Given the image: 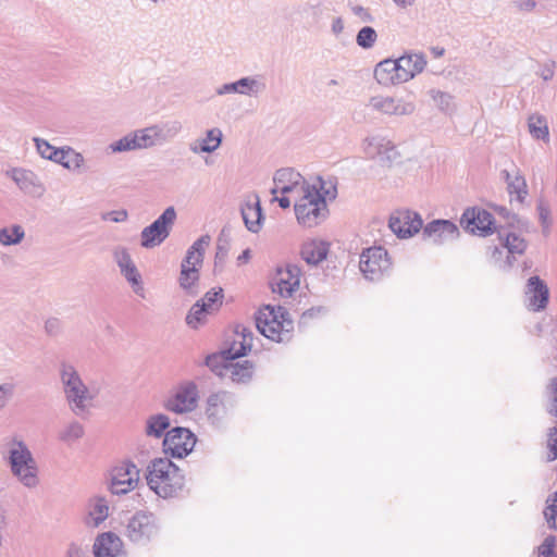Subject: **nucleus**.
<instances>
[{
    "label": "nucleus",
    "mask_w": 557,
    "mask_h": 557,
    "mask_svg": "<svg viewBox=\"0 0 557 557\" xmlns=\"http://www.w3.org/2000/svg\"><path fill=\"white\" fill-rule=\"evenodd\" d=\"M59 376L64 397L71 410L75 414L87 410L98 394L97 389L88 387L76 367L69 361L60 362Z\"/></svg>",
    "instance_id": "3"
},
{
    "label": "nucleus",
    "mask_w": 557,
    "mask_h": 557,
    "mask_svg": "<svg viewBox=\"0 0 557 557\" xmlns=\"http://www.w3.org/2000/svg\"><path fill=\"white\" fill-rule=\"evenodd\" d=\"M507 190L511 197L515 196L518 202H523L528 195V186L524 177L521 175L520 171L515 168V177L507 185Z\"/></svg>",
    "instance_id": "41"
},
{
    "label": "nucleus",
    "mask_w": 557,
    "mask_h": 557,
    "mask_svg": "<svg viewBox=\"0 0 557 557\" xmlns=\"http://www.w3.org/2000/svg\"><path fill=\"white\" fill-rule=\"evenodd\" d=\"M196 436L186 428H173L168 431L163 440V448L174 458H183L194 449Z\"/></svg>",
    "instance_id": "14"
},
{
    "label": "nucleus",
    "mask_w": 557,
    "mask_h": 557,
    "mask_svg": "<svg viewBox=\"0 0 557 557\" xmlns=\"http://www.w3.org/2000/svg\"><path fill=\"white\" fill-rule=\"evenodd\" d=\"M508 225L509 228L500 227L497 231L499 245L515 257L522 256L528 248V242L521 233H529L531 224L527 219L512 214Z\"/></svg>",
    "instance_id": "8"
},
{
    "label": "nucleus",
    "mask_w": 557,
    "mask_h": 557,
    "mask_svg": "<svg viewBox=\"0 0 557 557\" xmlns=\"http://www.w3.org/2000/svg\"><path fill=\"white\" fill-rule=\"evenodd\" d=\"M524 304L529 311L541 312L547 308L549 289L547 284L537 275L531 276L524 288Z\"/></svg>",
    "instance_id": "18"
},
{
    "label": "nucleus",
    "mask_w": 557,
    "mask_h": 557,
    "mask_svg": "<svg viewBox=\"0 0 557 557\" xmlns=\"http://www.w3.org/2000/svg\"><path fill=\"white\" fill-rule=\"evenodd\" d=\"M253 375L252 362L245 360L243 362H228L223 366V370L219 371V376L230 377L232 382L237 384H246L251 381Z\"/></svg>",
    "instance_id": "29"
},
{
    "label": "nucleus",
    "mask_w": 557,
    "mask_h": 557,
    "mask_svg": "<svg viewBox=\"0 0 557 557\" xmlns=\"http://www.w3.org/2000/svg\"><path fill=\"white\" fill-rule=\"evenodd\" d=\"M248 350H250L249 342L235 336L231 346L223 350L222 354L225 360L233 361L234 359L245 356Z\"/></svg>",
    "instance_id": "42"
},
{
    "label": "nucleus",
    "mask_w": 557,
    "mask_h": 557,
    "mask_svg": "<svg viewBox=\"0 0 557 557\" xmlns=\"http://www.w3.org/2000/svg\"><path fill=\"white\" fill-rule=\"evenodd\" d=\"M529 132L535 139L547 141L549 139V131L546 119L543 115L533 114L528 120Z\"/></svg>",
    "instance_id": "39"
},
{
    "label": "nucleus",
    "mask_w": 557,
    "mask_h": 557,
    "mask_svg": "<svg viewBox=\"0 0 557 557\" xmlns=\"http://www.w3.org/2000/svg\"><path fill=\"white\" fill-rule=\"evenodd\" d=\"M221 298H222V288H219L218 290L212 289V290L206 293V295L201 299H199L197 302H202L207 309L212 311L214 309V307L218 306V302L220 301Z\"/></svg>",
    "instance_id": "51"
},
{
    "label": "nucleus",
    "mask_w": 557,
    "mask_h": 557,
    "mask_svg": "<svg viewBox=\"0 0 557 557\" xmlns=\"http://www.w3.org/2000/svg\"><path fill=\"white\" fill-rule=\"evenodd\" d=\"M300 284V269L296 264L278 268L271 282L273 293L281 297H292Z\"/></svg>",
    "instance_id": "17"
},
{
    "label": "nucleus",
    "mask_w": 557,
    "mask_h": 557,
    "mask_svg": "<svg viewBox=\"0 0 557 557\" xmlns=\"http://www.w3.org/2000/svg\"><path fill=\"white\" fill-rule=\"evenodd\" d=\"M127 211L126 210H114L104 212L101 214V219L103 221H111L115 223H121L127 220Z\"/></svg>",
    "instance_id": "56"
},
{
    "label": "nucleus",
    "mask_w": 557,
    "mask_h": 557,
    "mask_svg": "<svg viewBox=\"0 0 557 557\" xmlns=\"http://www.w3.org/2000/svg\"><path fill=\"white\" fill-rule=\"evenodd\" d=\"M45 327H46V331L49 333V334H54L57 333L58 329H59V320L58 319H49L46 321V324H45Z\"/></svg>",
    "instance_id": "63"
},
{
    "label": "nucleus",
    "mask_w": 557,
    "mask_h": 557,
    "mask_svg": "<svg viewBox=\"0 0 557 557\" xmlns=\"http://www.w3.org/2000/svg\"><path fill=\"white\" fill-rule=\"evenodd\" d=\"M235 336L239 339H247L249 342V349L252 347V332L250 329L246 326H237L235 331Z\"/></svg>",
    "instance_id": "60"
},
{
    "label": "nucleus",
    "mask_w": 557,
    "mask_h": 557,
    "mask_svg": "<svg viewBox=\"0 0 557 557\" xmlns=\"http://www.w3.org/2000/svg\"><path fill=\"white\" fill-rule=\"evenodd\" d=\"M221 361H226L222 352L221 355H211L206 358V364L218 375L219 371H222L224 366L220 364Z\"/></svg>",
    "instance_id": "57"
},
{
    "label": "nucleus",
    "mask_w": 557,
    "mask_h": 557,
    "mask_svg": "<svg viewBox=\"0 0 557 557\" xmlns=\"http://www.w3.org/2000/svg\"><path fill=\"white\" fill-rule=\"evenodd\" d=\"M83 435L84 426L77 421H72L61 430L59 437L65 443H73L79 440Z\"/></svg>",
    "instance_id": "45"
},
{
    "label": "nucleus",
    "mask_w": 557,
    "mask_h": 557,
    "mask_svg": "<svg viewBox=\"0 0 557 557\" xmlns=\"http://www.w3.org/2000/svg\"><path fill=\"white\" fill-rule=\"evenodd\" d=\"M199 392L197 385L191 382L181 383L165 401V408L174 413H187L197 408Z\"/></svg>",
    "instance_id": "12"
},
{
    "label": "nucleus",
    "mask_w": 557,
    "mask_h": 557,
    "mask_svg": "<svg viewBox=\"0 0 557 557\" xmlns=\"http://www.w3.org/2000/svg\"><path fill=\"white\" fill-rule=\"evenodd\" d=\"M112 255L122 276L131 285L133 292L137 296L144 298L145 288L143 286L141 275L134 263L128 249L123 246H119L114 248Z\"/></svg>",
    "instance_id": "15"
},
{
    "label": "nucleus",
    "mask_w": 557,
    "mask_h": 557,
    "mask_svg": "<svg viewBox=\"0 0 557 557\" xmlns=\"http://www.w3.org/2000/svg\"><path fill=\"white\" fill-rule=\"evenodd\" d=\"M374 77L379 84L385 86L405 83V81L400 78V69L397 59L381 61L374 69Z\"/></svg>",
    "instance_id": "30"
},
{
    "label": "nucleus",
    "mask_w": 557,
    "mask_h": 557,
    "mask_svg": "<svg viewBox=\"0 0 557 557\" xmlns=\"http://www.w3.org/2000/svg\"><path fill=\"white\" fill-rule=\"evenodd\" d=\"M149 488L162 498L175 496L184 486V475L169 458H156L147 467Z\"/></svg>",
    "instance_id": "4"
},
{
    "label": "nucleus",
    "mask_w": 557,
    "mask_h": 557,
    "mask_svg": "<svg viewBox=\"0 0 557 557\" xmlns=\"http://www.w3.org/2000/svg\"><path fill=\"white\" fill-rule=\"evenodd\" d=\"M109 502L103 496H95L88 500L85 524L98 528L109 517Z\"/></svg>",
    "instance_id": "28"
},
{
    "label": "nucleus",
    "mask_w": 557,
    "mask_h": 557,
    "mask_svg": "<svg viewBox=\"0 0 557 557\" xmlns=\"http://www.w3.org/2000/svg\"><path fill=\"white\" fill-rule=\"evenodd\" d=\"M424 239L441 245L459 236L458 226L449 220H434L422 228Z\"/></svg>",
    "instance_id": "23"
},
{
    "label": "nucleus",
    "mask_w": 557,
    "mask_h": 557,
    "mask_svg": "<svg viewBox=\"0 0 557 557\" xmlns=\"http://www.w3.org/2000/svg\"><path fill=\"white\" fill-rule=\"evenodd\" d=\"M543 515L548 528L557 530V491L547 497Z\"/></svg>",
    "instance_id": "44"
},
{
    "label": "nucleus",
    "mask_w": 557,
    "mask_h": 557,
    "mask_svg": "<svg viewBox=\"0 0 557 557\" xmlns=\"http://www.w3.org/2000/svg\"><path fill=\"white\" fill-rule=\"evenodd\" d=\"M182 129L183 125L180 121L170 120L135 129V132L140 150H144L171 141L182 133Z\"/></svg>",
    "instance_id": "7"
},
{
    "label": "nucleus",
    "mask_w": 557,
    "mask_h": 557,
    "mask_svg": "<svg viewBox=\"0 0 557 557\" xmlns=\"http://www.w3.org/2000/svg\"><path fill=\"white\" fill-rule=\"evenodd\" d=\"M70 147L66 148H58L57 151H53L52 160L53 162L61 164L64 168V163H66V160L69 159L70 153Z\"/></svg>",
    "instance_id": "59"
},
{
    "label": "nucleus",
    "mask_w": 557,
    "mask_h": 557,
    "mask_svg": "<svg viewBox=\"0 0 557 557\" xmlns=\"http://www.w3.org/2000/svg\"><path fill=\"white\" fill-rule=\"evenodd\" d=\"M555 547L556 537L554 535H547L543 543L537 547V557H557Z\"/></svg>",
    "instance_id": "49"
},
{
    "label": "nucleus",
    "mask_w": 557,
    "mask_h": 557,
    "mask_svg": "<svg viewBox=\"0 0 557 557\" xmlns=\"http://www.w3.org/2000/svg\"><path fill=\"white\" fill-rule=\"evenodd\" d=\"M210 313L211 311L202 302H196L186 315V324L196 330L207 322V317Z\"/></svg>",
    "instance_id": "40"
},
{
    "label": "nucleus",
    "mask_w": 557,
    "mask_h": 557,
    "mask_svg": "<svg viewBox=\"0 0 557 557\" xmlns=\"http://www.w3.org/2000/svg\"><path fill=\"white\" fill-rule=\"evenodd\" d=\"M139 483V469L131 461L122 462L111 472L109 491L113 495H125L135 490Z\"/></svg>",
    "instance_id": "11"
},
{
    "label": "nucleus",
    "mask_w": 557,
    "mask_h": 557,
    "mask_svg": "<svg viewBox=\"0 0 557 557\" xmlns=\"http://www.w3.org/2000/svg\"><path fill=\"white\" fill-rule=\"evenodd\" d=\"M536 211L542 226V233L547 237L550 234V227L553 224L550 208L545 201L540 200L536 206Z\"/></svg>",
    "instance_id": "46"
},
{
    "label": "nucleus",
    "mask_w": 557,
    "mask_h": 557,
    "mask_svg": "<svg viewBox=\"0 0 557 557\" xmlns=\"http://www.w3.org/2000/svg\"><path fill=\"white\" fill-rule=\"evenodd\" d=\"M351 11L362 23H371L374 20L370 11L361 5H354Z\"/></svg>",
    "instance_id": "58"
},
{
    "label": "nucleus",
    "mask_w": 557,
    "mask_h": 557,
    "mask_svg": "<svg viewBox=\"0 0 557 557\" xmlns=\"http://www.w3.org/2000/svg\"><path fill=\"white\" fill-rule=\"evenodd\" d=\"M211 243V237L206 234L200 236L193 245L187 249L185 258L182 260L181 265H187L188 268L200 269L203 262V257L207 248Z\"/></svg>",
    "instance_id": "31"
},
{
    "label": "nucleus",
    "mask_w": 557,
    "mask_h": 557,
    "mask_svg": "<svg viewBox=\"0 0 557 557\" xmlns=\"http://www.w3.org/2000/svg\"><path fill=\"white\" fill-rule=\"evenodd\" d=\"M170 426V419L164 413L151 414L145 422V434L149 437L160 438Z\"/></svg>",
    "instance_id": "35"
},
{
    "label": "nucleus",
    "mask_w": 557,
    "mask_h": 557,
    "mask_svg": "<svg viewBox=\"0 0 557 557\" xmlns=\"http://www.w3.org/2000/svg\"><path fill=\"white\" fill-rule=\"evenodd\" d=\"M400 69V78L406 82L423 72L426 66L425 55L421 52H409L397 59Z\"/></svg>",
    "instance_id": "25"
},
{
    "label": "nucleus",
    "mask_w": 557,
    "mask_h": 557,
    "mask_svg": "<svg viewBox=\"0 0 557 557\" xmlns=\"http://www.w3.org/2000/svg\"><path fill=\"white\" fill-rule=\"evenodd\" d=\"M94 553L96 557H122V541L112 532L102 533L95 541Z\"/></svg>",
    "instance_id": "27"
},
{
    "label": "nucleus",
    "mask_w": 557,
    "mask_h": 557,
    "mask_svg": "<svg viewBox=\"0 0 557 557\" xmlns=\"http://www.w3.org/2000/svg\"><path fill=\"white\" fill-rule=\"evenodd\" d=\"M490 260L497 269L506 272L509 271L515 262L516 257L508 253L502 245L490 247Z\"/></svg>",
    "instance_id": "37"
},
{
    "label": "nucleus",
    "mask_w": 557,
    "mask_h": 557,
    "mask_svg": "<svg viewBox=\"0 0 557 557\" xmlns=\"http://www.w3.org/2000/svg\"><path fill=\"white\" fill-rule=\"evenodd\" d=\"M34 140L38 153L45 159L52 160L53 151H57L58 148L51 146L47 140L41 138H35Z\"/></svg>",
    "instance_id": "53"
},
{
    "label": "nucleus",
    "mask_w": 557,
    "mask_h": 557,
    "mask_svg": "<svg viewBox=\"0 0 557 557\" xmlns=\"http://www.w3.org/2000/svg\"><path fill=\"white\" fill-rule=\"evenodd\" d=\"M391 231L398 238H410L423 227V221L419 213L408 209L394 211L388 221Z\"/></svg>",
    "instance_id": "13"
},
{
    "label": "nucleus",
    "mask_w": 557,
    "mask_h": 557,
    "mask_svg": "<svg viewBox=\"0 0 557 557\" xmlns=\"http://www.w3.org/2000/svg\"><path fill=\"white\" fill-rule=\"evenodd\" d=\"M255 202L247 201L242 206V216L248 231L258 233L261 228L262 210L259 197H255Z\"/></svg>",
    "instance_id": "32"
},
{
    "label": "nucleus",
    "mask_w": 557,
    "mask_h": 557,
    "mask_svg": "<svg viewBox=\"0 0 557 557\" xmlns=\"http://www.w3.org/2000/svg\"><path fill=\"white\" fill-rule=\"evenodd\" d=\"M10 176L17 187L27 196L41 198L46 193V187L37 174L26 169H13Z\"/></svg>",
    "instance_id": "24"
},
{
    "label": "nucleus",
    "mask_w": 557,
    "mask_h": 557,
    "mask_svg": "<svg viewBox=\"0 0 557 557\" xmlns=\"http://www.w3.org/2000/svg\"><path fill=\"white\" fill-rule=\"evenodd\" d=\"M109 149L113 153L140 150L136 132L135 131L129 132L125 136L121 137L120 139L112 141L109 145Z\"/></svg>",
    "instance_id": "38"
},
{
    "label": "nucleus",
    "mask_w": 557,
    "mask_h": 557,
    "mask_svg": "<svg viewBox=\"0 0 557 557\" xmlns=\"http://www.w3.org/2000/svg\"><path fill=\"white\" fill-rule=\"evenodd\" d=\"M70 153L69 159L66 160V163H64V168L70 171H78L81 170L85 164V158L81 152L75 151L74 149H70L67 152Z\"/></svg>",
    "instance_id": "50"
},
{
    "label": "nucleus",
    "mask_w": 557,
    "mask_h": 557,
    "mask_svg": "<svg viewBox=\"0 0 557 557\" xmlns=\"http://www.w3.org/2000/svg\"><path fill=\"white\" fill-rule=\"evenodd\" d=\"M228 248L226 243L222 244L221 238L218 240L216 252H215V264L222 263L227 257Z\"/></svg>",
    "instance_id": "61"
},
{
    "label": "nucleus",
    "mask_w": 557,
    "mask_h": 557,
    "mask_svg": "<svg viewBox=\"0 0 557 557\" xmlns=\"http://www.w3.org/2000/svg\"><path fill=\"white\" fill-rule=\"evenodd\" d=\"M15 385L11 382L0 384V410L3 409L13 397Z\"/></svg>",
    "instance_id": "52"
},
{
    "label": "nucleus",
    "mask_w": 557,
    "mask_h": 557,
    "mask_svg": "<svg viewBox=\"0 0 557 557\" xmlns=\"http://www.w3.org/2000/svg\"><path fill=\"white\" fill-rule=\"evenodd\" d=\"M239 86L238 79L235 82L224 83L215 88L216 96H227V95H239Z\"/></svg>",
    "instance_id": "54"
},
{
    "label": "nucleus",
    "mask_w": 557,
    "mask_h": 557,
    "mask_svg": "<svg viewBox=\"0 0 557 557\" xmlns=\"http://www.w3.org/2000/svg\"><path fill=\"white\" fill-rule=\"evenodd\" d=\"M223 133L219 127L207 129L205 136L189 143L188 148L195 154L212 153L222 144Z\"/></svg>",
    "instance_id": "26"
},
{
    "label": "nucleus",
    "mask_w": 557,
    "mask_h": 557,
    "mask_svg": "<svg viewBox=\"0 0 557 557\" xmlns=\"http://www.w3.org/2000/svg\"><path fill=\"white\" fill-rule=\"evenodd\" d=\"M368 107L375 112L388 116L410 115L413 113L416 106L401 97L376 95L369 99Z\"/></svg>",
    "instance_id": "16"
},
{
    "label": "nucleus",
    "mask_w": 557,
    "mask_h": 557,
    "mask_svg": "<svg viewBox=\"0 0 557 557\" xmlns=\"http://www.w3.org/2000/svg\"><path fill=\"white\" fill-rule=\"evenodd\" d=\"M239 95L258 98L265 91V82L260 76H243L238 79Z\"/></svg>",
    "instance_id": "34"
},
{
    "label": "nucleus",
    "mask_w": 557,
    "mask_h": 557,
    "mask_svg": "<svg viewBox=\"0 0 557 557\" xmlns=\"http://www.w3.org/2000/svg\"><path fill=\"white\" fill-rule=\"evenodd\" d=\"M547 392L552 399V407L548 409V412L557 417V377L550 380V383L547 386Z\"/></svg>",
    "instance_id": "55"
},
{
    "label": "nucleus",
    "mask_w": 557,
    "mask_h": 557,
    "mask_svg": "<svg viewBox=\"0 0 557 557\" xmlns=\"http://www.w3.org/2000/svg\"><path fill=\"white\" fill-rule=\"evenodd\" d=\"M256 326L267 338L285 343L292 338L294 322L288 317V312L281 306H265L259 310L256 317Z\"/></svg>",
    "instance_id": "5"
},
{
    "label": "nucleus",
    "mask_w": 557,
    "mask_h": 557,
    "mask_svg": "<svg viewBox=\"0 0 557 557\" xmlns=\"http://www.w3.org/2000/svg\"><path fill=\"white\" fill-rule=\"evenodd\" d=\"M235 396L226 391L211 394L207 399L206 414L213 424L220 423L235 407Z\"/></svg>",
    "instance_id": "21"
},
{
    "label": "nucleus",
    "mask_w": 557,
    "mask_h": 557,
    "mask_svg": "<svg viewBox=\"0 0 557 557\" xmlns=\"http://www.w3.org/2000/svg\"><path fill=\"white\" fill-rule=\"evenodd\" d=\"M160 525L156 516L148 511H137L125 525V536L134 544L147 545L159 534Z\"/></svg>",
    "instance_id": "6"
},
{
    "label": "nucleus",
    "mask_w": 557,
    "mask_h": 557,
    "mask_svg": "<svg viewBox=\"0 0 557 557\" xmlns=\"http://www.w3.org/2000/svg\"><path fill=\"white\" fill-rule=\"evenodd\" d=\"M430 96L441 111L448 113L454 110V98L451 95L432 89Z\"/></svg>",
    "instance_id": "48"
},
{
    "label": "nucleus",
    "mask_w": 557,
    "mask_h": 557,
    "mask_svg": "<svg viewBox=\"0 0 557 557\" xmlns=\"http://www.w3.org/2000/svg\"><path fill=\"white\" fill-rule=\"evenodd\" d=\"M199 270L196 268H188L187 265H181V272L178 277L180 286L188 295H196L198 293L199 282Z\"/></svg>",
    "instance_id": "36"
},
{
    "label": "nucleus",
    "mask_w": 557,
    "mask_h": 557,
    "mask_svg": "<svg viewBox=\"0 0 557 557\" xmlns=\"http://www.w3.org/2000/svg\"><path fill=\"white\" fill-rule=\"evenodd\" d=\"M329 252V245L324 242L312 240L304 244L301 248V258L311 265H317L323 261Z\"/></svg>",
    "instance_id": "33"
},
{
    "label": "nucleus",
    "mask_w": 557,
    "mask_h": 557,
    "mask_svg": "<svg viewBox=\"0 0 557 557\" xmlns=\"http://www.w3.org/2000/svg\"><path fill=\"white\" fill-rule=\"evenodd\" d=\"M273 188L271 194L290 195L293 198L299 194L300 189L309 184L300 173L293 169L285 168L275 172L273 177Z\"/></svg>",
    "instance_id": "19"
},
{
    "label": "nucleus",
    "mask_w": 557,
    "mask_h": 557,
    "mask_svg": "<svg viewBox=\"0 0 557 557\" xmlns=\"http://www.w3.org/2000/svg\"><path fill=\"white\" fill-rule=\"evenodd\" d=\"M366 156L388 163L396 159L397 151L394 144L385 136L375 134L368 136L362 144Z\"/></svg>",
    "instance_id": "20"
},
{
    "label": "nucleus",
    "mask_w": 557,
    "mask_h": 557,
    "mask_svg": "<svg viewBox=\"0 0 557 557\" xmlns=\"http://www.w3.org/2000/svg\"><path fill=\"white\" fill-rule=\"evenodd\" d=\"M275 200H277L280 207L283 209L289 208L292 202H294V199L290 195H283L281 198H275Z\"/></svg>",
    "instance_id": "64"
},
{
    "label": "nucleus",
    "mask_w": 557,
    "mask_h": 557,
    "mask_svg": "<svg viewBox=\"0 0 557 557\" xmlns=\"http://www.w3.org/2000/svg\"><path fill=\"white\" fill-rule=\"evenodd\" d=\"M174 207H168L150 225L140 233V245L146 249L160 246L170 235L176 220Z\"/></svg>",
    "instance_id": "10"
},
{
    "label": "nucleus",
    "mask_w": 557,
    "mask_h": 557,
    "mask_svg": "<svg viewBox=\"0 0 557 557\" xmlns=\"http://www.w3.org/2000/svg\"><path fill=\"white\" fill-rule=\"evenodd\" d=\"M336 188H324L319 177L314 183L302 187L293 199L296 219L304 227H314L323 223L329 216L326 197L335 198Z\"/></svg>",
    "instance_id": "1"
},
{
    "label": "nucleus",
    "mask_w": 557,
    "mask_h": 557,
    "mask_svg": "<svg viewBox=\"0 0 557 557\" xmlns=\"http://www.w3.org/2000/svg\"><path fill=\"white\" fill-rule=\"evenodd\" d=\"M391 267L388 253L383 247H369L360 255L359 269L368 281H380L389 272Z\"/></svg>",
    "instance_id": "9"
},
{
    "label": "nucleus",
    "mask_w": 557,
    "mask_h": 557,
    "mask_svg": "<svg viewBox=\"0 0 557 557\" xmlns=\"http://www.w3.org/2000/svg\"><path fill=\"white\" fill-rule=\"evenodd\" d=\"M10 472L16 481L28 490L40 484L39 466L27 444L20 437H12L5 444L3 455Z\"/></svg>",
    "instance_id": "2"
},
{
    "label": "nucleus",
    "mask_w": 557,
    "mask_h": 557,
    "mask_svg": "<svg viewBox=\"0 0 557 557\" xmlns=\"http://www.w3.org/2000/svg\"><path fill=\"white\" fill-rule=\"evenodd\" d=\"M331 29H332V33L336 36H338L339 34L343 33L344 30V21L342 17H335L333 18L332 21V25H331Z\"/></svg>",
    "instance_id": "62"
},
{
    "label": "nucleus",
    "mask_w": 557,
    "mask_h": 557,
    "mask_svg": "<svg viewBox=\"0 0 557 557\" xmlns=\"http://www.w3.org/2000/svg\"><path fill=\"white\" fill-rule=\"evenodd\" d=\"M25 236V232L22 226L14 225L11 228L0 230V243L3 246L16 245L22 242Z\"/></svg>",
    "instance_id": "43"
},
{
    "label": "nucleus",
    "mask_w": 557,
    "mask_h": 557,
    "mask_svg": "<svg viewBox=\"0 0 557 557\" xmlns=\"http://www.w3.org/2000/svg\"><path fill=\"white\" fill-rule=\"evenodd\" d=\"M461 224L470 233L486 236L493 233L494 220L492 214L484 209L469 208L461 216Z\"/></svg>",
    "instance_id": "22"
},
{
    "label": "nucleus",
    "mask_w": 557,
    "mask_h": 557,
    "mask_svg": "<svg viewBox=\"0 0 557 557\" xmlns=\"http://www.w3.org/2000/svg\"><path fill=\"white\" fill-rule=\"evenodd\" d=\"M376 40L377 34L375 29L371 26L362 27L356 36L357 45L363 49L372 48L375 45Z\"/></svg>",
    "instance_id": "47"
}]
</instances>
